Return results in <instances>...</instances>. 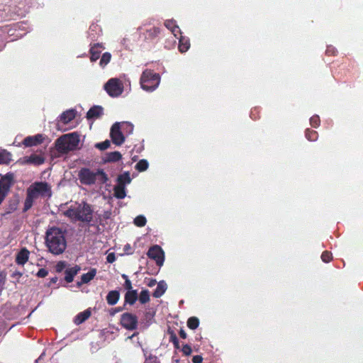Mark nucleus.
Returning <instances> with one entry per match:
<instances>
[{
	"mask_svg": "<svg viewBox=\"0 0 363 363\" xmlns=\"http://www.w3.org/2000/svg\"><path fill=\"white\" fill-rule=\"evenodd\" d=\"M138 298H139V301L142 304H145V303L149 302L150 301V294H149L148 290L144 289V290L141 291Z\"/></svg>",
	"mask_w": 363,
	"mask_h": 363,
	"instance_id": "72a5a7b5",
	"label": "nucleus"
},
{
	"mask_svg": "<svg viewBox=\"0 0 363 363\" xmlns=\"http://www.w3.org/2000/svg\"><path fill=\"white\" fill-rule=\"evenodd\" d=\"M120 323L123 328L134 330L138 328V319L136 315L126 312L121 315Z\"/></svg>",
	"mask_w": 363,
	"mask_h": 363,
	"instance_id": "0eeeda50",
	"label": "nucleus"
},
{
	"mask_svg": "<svg viewBox=\"0 0 363 363\" xmlns=\"http://www.w3.org/2000/svg\"><path fill=\"white\" fill-rule=\"evenodd\" d=\"M169 341L173 343V345L176 349L179 348V340H178L176 334L173 332H172L170 333Z\"/></svg>",
	"mask_w": 363,
	"mask_h": 363,
	"instance_id": "37998d69",
	"label": "nucleus"
},
{
	"mask_svg": "<svg viewBox=\"0 0 363 363\" xmlns=\"http://www.w3.org/2000/svg\"><path fill=\"white\" fill-rule=\"evenodd\" d=\"M64 215L71 219L85 223H90L93 218L91 206L85 201L71 206L64 212Z\"/></svg>",
	"mask_w": 363,
	"mask_h": 363,
	"instance_id": "20e7f679",
	"label": "nucleus"
},
{
	"mask_svg": "<svg viewBox=\"0 0 363 363\" xmlns=\"http://www.w3.org/2000/svg\"><path fill=\"white\" fill-rule=\"evenodd\" d=\"M91 315L90 308L86 309L85 311L79 313L74 319V323L77 325H79L86 321Z\"/></svg>",
	"mask_w": 363,
	"mask_h": 363,
	"instance_id": "aec40b11",
	"label": "nucleus"
},
{
	"mask_svg": "<svg viewBox=\"0 0 363 363\" xmlns=\"http://www.w3.org/2000/svg\"><path fill=\"white\" fill-rule=\"evenodd\" d=\"M66 267V263L65 262H63V261H60L59 262H57V264H56L55 266V269H56V272L60 273L61 272H62Z\"/></svg>",
	"mask_w": 363,
	"mask_h": 363,
	"instance_id": "a18cd8bd",
	"label": "nucleus"
},
{
	"mask_svg": "<svg viewBox=\"0 0 363 363\" xmlns=\"http://www.w3.org/2000/svg\"><path fill=\"white\" fill-rule=\"evenodd\" d=\"M179 336L182 339L186 338V332L183 329H181L179 330Z\"/></svg>",
	"mask_w": 363,
	"mask_h": 363,
	"instance_id": "603ef678",
	"label": "nucleus"
},
{
	"mask_svg": "<svg viewBox=\"0 0 363 363\" xmlns=\"http://www.w3.org/2000/svg\"><path fill=\"white\" fill-rule=\"evenodd\" d=\"M52 196L50 185L45 182H35L32 184L26 191V197L24 201L23 212H26L33 205L34 200L41 197L50 198Z\"/></svg>",
	"mask_w": 363,
	"mask_h": 363,
	"instance_id": "f03ea898",
	"label": "nucleus"
},
{
	"mask_svg": "<svg viewBox=\"0 0 363 363\" xmlns=\"http://www.w3.org/2000/svg\"><path fill=\"white\" fill-rule=\"evenodd\" d=\"M30 252L29 250L23 247L22 248L16 256L15 262L17 264L23 266L29 259Z\"/></svg>",
	"mask_w": 363,
	"mask_h": 363,
	"instance_id": "4468645a",
	"label": "nucleus"
},
{
	"mask_svg": "<svg viewBox=\"0 0 363 363\" xmlns=\"http://www.w3.org/2000/svg\"><path fill=\"white\" fill-rule=\"evenodd\" d=\"M81 268L78 265H75L73 267L67 268L65 271V280L67 283H71L73 281L74 277L80 271Z\"/></svg>",
	"mask_w": 363,
	"mask_h": 363,
	"instance_id": "f3484780",
	"label": "nucleus"
},
{
	"mask_svg": "<svg viewBox=\"0 0 363 363\" xmlns=\"http://www.w3.org/2000/svg\"><path fill=\"white\" fill-rule=\"evenodd\" d=\"M147 220L145 216L140 215L134 219V224L138 227H143L145 225Z\"/></svg>",
	"mask_w": 363,
	"mask_h": 363,
	"instance_id": "e433bc0d",
	"label": "nucleus"
},
{
	"mask_svg": "<svg viewBox=\"0 0 363 363\" xmlns=\"http://www.w3.org/2000/svg\"><path fill=\"white\" fill-rule=\"evenodd\" d=\"M118 184L121 186H125V184L130 183L131 179L130 173L126 172L123 174H119L117 178Z\"/></svg>",
	"mask_w": 363,
	"mask_h": 363,
	"instance_id": "c756f323",
	"label": "nucleus"
},
{
	"mask_svg": "<svg viewBox=\"0 0 363 363\" xmlns=\"http://www.w3.org/2000/svg\"><path fill=\"white\" fill-rule=\"evenodd\" d=\"M96 274V269L94 268L91 269L87 273L83 274L81 277V281L78 282V285L82 284H87L91 281Z\"/></svg>",
	"mask_w": 363,
	"mask_h": 363,
	"instance_id": "b1692460",
	"label": "nucleus"
},
{
	"mask_svg": "<svg viewBox=\"0 0 363 363\" xmlns=\"http://www.w3.org/2000/svg\"><path fill=\"white\" fill-rule=\"evenodd\" d=\"M13 175L8 173L0 179V191L7 194L12 185Z\"/></svg>",
	"mask_w": 363,
	"mask_h": 363,
	"instance_id": "9b49d317",
	"label": "nucleus"
},
{
	"mask_svg": "<svg viewBox=\"0 0 363 363\" xmlns=\"http://www.w3.org/2000/svg\"><path fill=\"white\" fill-rule=\"evenodd\" d=\"M333 255L332 253L329 251H324L321 255V259L323 262L328 263L332 260Z\"/></svg>",
	"mask_w": 363,
	"mask_h": 363,
	"instance_id": "a19ab883",
	"label": "nucleus"
},
{
	"mask_svg": "<svg viewBox=\"0 0 363 363\" xmlns=\"http://www.w3.org/2000/svg\"><path fill=\"white\" fill-rule=\"evenodd\" d=\"M58 280V278L57 277H52L50 279V284H55Z\"/></svg>",
	"mask_w": 363,
	"mask_h": 363,
	"instance_id": "bf43d9fd",
	"label": "nucleus"
},
{
	"mask_svg": "<svg viewBox=\"0 0 363 363\" xmlns=\"http://www.w3.org/2000/svg\"><path fill=\"white\" fill-rule=\"evenodd\" d=\"M122 158V155L118 151L108 152L104 158L105 162H116Z\"/></svg>",
	"mask_w": 363,
	"mask_h": 363,
	"instance_id": "a878e982",
	"label": "nucleus"
},
{
	"mask_svg": "<svg viewBox=\"0 0 363 363\" xmlns=\"http://www.w3.org/2000/svg\"><path fill=\"white\" fill-rule=\"evenodd\" d=\"M22 164H32L35 165H40L44 163L45 159L43 156L36 155V154H32L30 156H26L23 157L22 159Z\"/></svg>",
	"mask_w": 363,
	"mask_h": 363,
	"instance_id": "ddd939ff",
	"label": "nucleus"
},
{
	"mask_svg": "<svg viewBox=\"0 0 363 363\" xmlns=\"http://www.w3.org/2000/svg\"><path fill=\"white\" fill-rule=\"evenodd\" d=\"M306 138L309 141H316L318 138L317 131L307 128L305 131Z\"/></svg>",
	"mask_w": 363,
	"mask_h": 363,
	"instance_id": "2f4dec72",
	"label": "nucleus"
},
{
	"mask_svg": "<svg viewBox=\"0 0 363 363\" xmlns=\"http://www.w3.org/2000/svg\"><path fill=\"white\" fill-rule=\"evenodd\" d=\"M104 48L103 47L102 44H100V43H95L94 44L91 48H90V50H89V53H90V60L91 62H95L96 61L99 57H100V54L102 51V50H104Z\"/></svg>",
	"mask_w": 363,
	"mask_h": 363,
	"instance_id": "dca6fc26",
	"label": "nucleus"
},
{
	"mask_svg": "<svg viewBox=\"0 0 363 363\" xmlns=\"http://www.w3.org/2000/svg\"><path fill=\"white\" fill-rule=\"evenodd\" d=\"M21 6L18 7V9L15 11V13L18 16H25L26 13H27V8L26 6L24 4L20 3Z\"/></svg>",
	"mask_w": 363,
	"mask_h": 363,
	"instance_id": "79ce46f5",
	"label": "nucleus"
},
{
	"mask_svg": "<svg viewBox=\"0 0 363 363\" xmlns=\"http://www.w3.org/2000/svg\"><path fill=\"white\" fill-rule=\"evenodd\" d=\"M111 212L110 211H105L103 214V217L104 219H108L111 216Z\"/></svg>",
	"mask_w": 363,
	"mask_h": 363,
	"instance_id": "6e6d98bb",
	"label": "nucleus"
},
{
	"mask_svg": "<svg viewBox=\"0 0 363 363\" xmlns=\"http://www.w3.org/2000/svg\"><path fill=\"white\" fill-rule=\"evenodd\" d=\"M104 89L110 96L117 97L123 91V84L117 78L110 79L104 85Z\"/></svg>",
	"mask_w": 363,
	"mask_h": 363,
	"instance_id": "423d86ee",
	"label": "nucleus"
},
{
	"mask_svg": "<svg viewBox=\"0 0 363 363\" xmlns=\"http://www.w3.org/2000/svg\"><path fill=\"white\" fill-rule=\"evenodd\" d=\"M138 298L137 290L127 291L124 296V306L125 304L133 306Z\"/></svg>",
	"mask_w": 363,
	"mask_h": 363,
	"instance_id": "6ab92c4d",
	"label": "nucleus"
},
{
	"mask_svg": "<svg viewBox=\"0 0 363 363\" xmlns=\"http://www.w3.org/2000/svg\"><path fill=\"white\" fill-rule=\"evenodd\" d=\"M113 192L115 197L119 199H123L126 196L125 187L124 186L117 184L113 188Z\"/></svg>",
	"mask_w": 363,
	"mask_h": 363,
	"instance_id": "c85d7f7f",
	"label": "nucleus"
},
{
	"mask_svg": "<svg viewBox=\"0 0 363 363\" xmlns=\"http://www.w3.org/2000/svg\"><path fill=\"white\" fill-rule=\"evenodd\" d=\"M48 274V269L45 268H40L37 272V276L40 278H44Z\"/></svg>",
	"mask_w": 363,
	"mask_h": 363,
	"instance_id": "de8ad7c7",
	"label": "nucleus"
},
{
	"mask_svg": "<svg viewBox=\"0 0 363 363\" xmlns=\"http://www.w3.org/2000/svg\"><path fill=\"white\" fill-rule=\"evenodd\" d=\"M337 53V49L333 45H329L327 47L325 50V54L328 56H335Z\"/></svg>",
	"mask_w": 363,
	"mask_h": 363,
	"instance_id": "c03bdc74",
	"label": "nucleus"
},
{
	"mask_svg": "<svg viewBox=\"0 0 363 363\" xmlns=\"http://www.w3.org/2000/svg\"><path fill=\"white\" fill-rule=\"evenodd\" d=\"M182 351L184 355L189 356V354H191L192 350L191 346H189V345H184L182 349Z\"/></svg>",
	"mask_w": 363,
	"mask_h": 363,
	"instance_id": "49530a36",
	"label": "nucleus"
},
{
	"mask_svg": "<svg viewBox=\"0 0 363 363\" xmlns=\"http://www.w3.org/2000/svg\"><path fill=\"white\" fill-rule=\"evenodd\" d=\"M65 135L67 136V140L68 146L69 147V150H74L78 145L79 142L78 135L75 133H71Z\"/></svg>",
	"mask_w": 363,
	"mask_h": 363,
	"instance_id": "393cba45",
	"label": "nucleus"
},
{
	"mask_svg": "<svg viewBox=\"0 0 363 363\" xmlns=\"http://www.w3.org/2000/svg\"><path fill=\"white\" fill-rule=\"evenodd\" d=\"M55 146L58 152L61 153L68 152L69 151V147L68 146L67 136L65 135L57 139Z\"/></svg>",
	"mask_w": 363,
	"mask_h": 363,
	"instance_id": "2eb2a0df",
	"label": "nucleus"
},
{
	"mask_svg": "<svg viewBox=\"0 0 363 363\" xmlns=\"http://www.w3.org/2000/svg\"><path fill=\"white\" fill-rule=\"evenodd\" d=\"M11 161V154L6 150L0 152V164H9Z\"/></svg>",
	"mask_w": 363,
	"mask_h": 363,
	"instance_id": "7c9ffc66",
	"label": "nucleus"
},
{
	"mask_svg": "<svg viewBox=\"0 0 363 363\" xmlns=\"http://www.w3.org/2000/svg\"><path fill=\"white\" fill-rule=\"evenodd\" d=\"M66 231L59 227H49L45 233V244L54 255H62L67 248Z\"/></svg>",
	"mask_w": 363,
	"mask_h": 363,
	"instance_id": "f257e3e1",
	"label": "nucleus"
},
{
	"mask_svg": "<svg viewBox=\"0 0 363 363\" xmlns=\"http://www.w3.org/2000/svg\"><path fill=\"white\" fill-rule=\"evenodd\" d=\"M76 116V111L74 109L67 110L64 111L60 116V121L64 124H67L72 121Z\"/></svg>",
	"mask_w": 363,
	"mask_h": 363,
	"instance_id": "4be33fe9",
	"label": "nucleus"
},
{
	"mask_svg": "<svg viewBox=\"0 0 363 363\" xmlns=\"http://www.w3.org/2000/svg\"><path fill=\"white\" fill-rule=\"evenodd\" d=\"M147 257L155 261L157 266L161 267L164 261V252L162 247L155 245L150 247L147 252Z\"/></svg>",
	"mask_w": 363,
	"mask_h": 363,
	"instance_id": "6e6552de",
	"label": "nucleus"
},
{
	"mask_svg": "<svg viewBox=\"0 0 363 363\" xmlns=\"http://www.w3.org/2000/svg\"><path fill=\"white\" fill-rule=\"evenodd\" d=\"M166 289H167L166 284L164 281H160L157 284V286L155 289V291L152 294V296L155 298H160L164 294Z\"/></svg>",
	"mask_w": 363,
	"mask_h": 363,
	"instance_id": "bb28decb",
	"label": "nucleus"
},
{
	"mask_svg": "<svg viewBox=\"0 0 363 363\" xmlns=\"http://www.w3.org/2000/svg\"><path fill=\"white\" fill-rule=\"evenodd\" d=\"M123 308H122V307H117V308H115L113 309V313H111V315H114L116 313L121 312V311H123Z\"/></svg>",
	"mask_w": 363,
	"mask_h": 363,
	"instance_id": "5fc2aeb1",
	"label": "nucleus"
},
{
	"mask_svg": "<svg viewBox=\"0 0 363 363\" xmlns=\"http://www.w3.org/2000/svg\"><path fill=\"white\" fill-rule=\"evenodd\" d=\"M110 141L106 140L104 142L96 143L95 147L100 150H105L110 147Z\"/></svg>",
	"mask_w": 363,
	"mask_h": 363,
	"instance_id": "58836bf2",
	"label": "nucleus"
},
{
	"mask_svg": "<svg viewBox=\"0 0 363 363\" xmlns=\"http://www.w3.org/2000/svg\"><path fill=\"white\" fill-rule=\"evenodd\" d=\"M124 251L126 252V254L128 255H131L133 254V251H132V248L130 247V245L129 244H127L126 245H125L124 247Z\"/></svg>",
	"mask_w": 363,
	"mask_h": 363,
	"instance_id": "3c124183",
	"label": "nucleus"
},
{
	"mask_svg": "<svg viewBox=\"0 0 363 363\" xmlns=\"http://www.w3.org/2000/svg\"><path fill=\"white\" fill-rule=\"evenodd\" d=\"M149 164L146 160H140L135 165V169L138 172H144L148 168Z\"/></svg>",
	"mask_w": 363,
	"mask_h": 363,
	"instance_id": "c9c22d12",
	"label": "nucleus"
},
{
	"mask_svg": "<svg viewBox=\"0 0 363 363\" xmlns=\"http://www.w3.org/2000/svg\"><path fill=\"white\" fill-rule=\"evenodd\" d=\"M161 31L160 28L154 26L148 29H145L140 33V36L143 38V40L146 42H153L160 37Z\"/></svg>",
	"mask_w": 363,
	"mask_h": 363,
	"instance_id": "9d476101",
	"label": "nucleus"
},
{
	"mask_svg": "<svg viewBox=\"0 0 363 363\" xmlns=\"http://www.w3.org/2000/svg\"><path fill=\"white\" fill-rule=\"evenodd\" d=\"M193 363H202L203 357L201 355H195L192 358Z\"/></svg>",
	"mask_w": 363,
	"mask_h": 363,
	"instance_id": "8fccbe9b",
	"label": "nucleus"
},
{
	"mask_svg": "<svg viewBox=\"0 0 363 363\" xmlns=\"http://www.w3.org/2000/svg\"><path fill=\"white\" fill-rule=\"evenodd\" d=\"M120 298V292L118 290H112L110 291L106 297V300L107 301V303L110 306H114L116 305Z\"/></svg>",
	"mask_w": 363,
	"mask_h": 363,
	"instance_id": "5701e85b",
	"label": "nucleus"
},
{
	"mask_svg": "<svg viewBox=\"0 0 363 363\" xmlns=\"http://www.w3.org/2000/svg\"><path fill=\"white\" fill-rule=\"evenodd\" d=\"M121 277L125 280L123 286L127 290V291H133L134 289H133L132 283L128 277L125 274H122Z\"/></svg>",
	"mask_w": 363,
	"mask_h": 363,
	"instance_id": "4c0bfd02",
	"label": "nucleus"
},
{
	"mask_svg": "<svg viewBox=\"0 0 363 363\" xmlns=\"http://www.w3.org/2000/svg\"><path fill=\"white\" fill-rule=\"evenodd\" d=\"M164 26L168 30H169L172 32V33L175 37H177L178 35L181 34L180 28L177 25L176 21L174 20H172V19L166 20L164 21Z\"/></svg>",
	"mask_w": 363,
	"mask_h": 363,
	"instance_id": "412c9836",
	"label": "nucleus"
},
{
	"mask_svg": "<svg viewBox=\"0 0 363 363\" xmlns=\"http://www.w3.org/2000/svg\"><path fill=\"white\" fill-rule=\"evenodd\" d=\"M160 76L151 69H145L140 77V83L143 89L152 91L159 86Z\"/></svg>",
	"mask_w": 363,
	"mask_h": 363,
	"instance_id": "39448f33",
	"label": "nucleus"
},
{
	"mask_svg": "<svg viewBox=\"0 0 363 363\" xmlns=\"http://www.w3.org/2000/svg\"><path fill=\"white\" fill-rule=\"evenodd\" d=\"M3 285H4V277L0 273V291H1V289L3 288Z\"/></svg>",
	"mask_w": 363,
	"mask_h": 363,
	"instance_id": "4d7b16f0",
	"label": "nucleus"
},
{
	"mask_svg": "<svg viewBox=\"0 0 363 363\" xmlns=\"http://www.w3.org/2000/svg\"><path fill=\"white\" fill-rule=\"evenodd\" d=\"M7 194L0 191V204L2 203V201L4 200L5 197Z\"/></svg>",
	"mask_w": 363,
	"mask_h": 363,
	"instance_id": "13d9d810",
	"label": "nucleus"
},
{
	"mask_svg": "<svg viewBox=\"0 0 363 363\" xmlns=\"http://www.w3.org/2000/svg\"><path fill=\"white\" fill-rule=\"evenodd\" d=\"M320 120L318 116L314 115L310 118V124L313 128H318L320 125Z\"/></svg>",
	"mask_w": 363,
	"mask_h": 363,
	"instance_id": "ea45409f",
	"label": "nucleus"
},
{
	"mask_svg": "<svg viewBox=\"0 0 363 363\" xmlns=\"http://www.w3.org/2000/svg\"><path fill=\"white\" fill-rule=\"evenodd\" d=\"M156 284H157L156 280H155V279H150V280L149 283L147 284V286H148L149 287H152V286H154Z\"/></svg>",
	"mask_w": 363,
	"mask_h": 363,
	"instance_id": "864d4df0",
	"label": "nucleus"
},
{
	"mask_svg": "<svg viewBox=\"0 0 363 363\" xmlns=\"http://www.w3.org/2000/svg\"><path fill=\"white\" fill-rule=\"evenodd\" d=\"M179 50L181 52H186L190 48L189 40L184 36H181L179 42Z\"/></svg>",
	"mask_w": 363,
	"mask_h": 363,
	"instance_id": "cd10ccee",
	"label": "nucleus"
},
{
	"mask_svg": "<svg viewBox=\"0 0 363 363\" xmlns=\"http://www.w3.org/2000/svg\"><path fill=\"white\" fill-rule=\"evenodd\" d=\"M45 138L43 134H37L33 136H28L23 140L26 147H32L43 143Z\"/></svg>",
	"mask_w": 363,
	"mask_h": 363,
	"instance_id": "f8f14e48",
	"label": "nucleus"
},
{
	"mask_svg": "<svg viewBox=\"0 0 363 363\" xmlns=\"http://www.w3.org/2000/svg\"><path fill=\"white\" fill-rule=\"evenodd\" d=\"M199 325V320L195 316L190 317L187 320V326L191 330L196 329Z\"/></svg>",
	"mask_w": 363,
	"mask_h": 363,
	"instance_id": "473e14b6",
	"label": "nucleus"
},
{
	"mask_svg": "<svg viewBox=\"0 0 363 363\" xmlns=\"http://www.w3.org/2000/svg\"><path fill=\"white\" fill-rule=\"evenodd\" d=\"M110 136L112 142L116 145H121L124 143L125 137L121 131L119 123H115L112 125L111 128Z\"/></svg>",
	"mask_w": 363,
	"mask_h": 363,
	"instance_id": "1a4fd4ad",
	"label": "nucleus"
},
{
	"mask_svg": "<svg viewBox=\"0 0 363 363\" xmlns=\"http://www.w3.org/2000/svg\"><path fill=\"white\" fill-rule=\"evenodd\" d=\"M115 260H116V255L113 252L109 253L106 256V262L108 263H113L115 262Z\"/></svg>",
	"mask_w": 363,
	"mask_h": 363,
	"instance_id": "09e8293b",
	"label": "nucleus"
},
{
	"mask_svg": "<svg viewBox=\"0 0 363 363\" xmlns=\"http://www.w3.org/2000/svg\"><path fill=\"white\" fill-rule=\"evenodd\" d=\"M103 115V108L100 106H94L86 113L88 120L99 118Z\"/></svg>",
	"mask_w": 363,
	"mask_h": 363,
	"instance_id": "a211bd4d",
	"label": "nucleus"
},
{
	"mask_svg": "<svg viewBox=\"0 0 363 363\" xmlns=\"http://www.w3.org/2000/svg\"><path fill=\"white\" fill-rule=\"evenodd\" d=\"M80 183L86 186L103 185L108 181L107 174L102 169L96 171L87 167H82L78 172Z\"/></svg>",
	"mask_w": 363,
	"mask_h": 363,
	"instance_id": "7ed1b4c3",
	"label": "nucleus"
},
{
	"mask_svg": "<svg viewBox=\"0 0 363 363\" xmlns=\"http://www.w3.org/2000/svg\"><path fill=\"white\" fill-rule=\"evenodd\" d=\"M111 59V55L110 52H104L99 62V65L101 67H104L106 65H107Z\"/></svg>",
	"mask_w": 363,
	"mask_h": 363,
	"instance_id": "f704fd0d",
	"label": "nucleus"
}]
</instances>
